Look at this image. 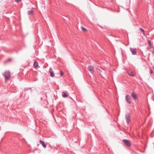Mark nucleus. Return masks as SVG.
<instances>
[{
  "label": "nucleus",
  "instance_id": "0eeeda50",
  "mask_svg": "<svg viewBox=\"0 0 154 154\" xmlns=\"http://www.w3.org/2000/svg\"><path fill=\"white\" fill-rule=\"evenodd\" d=\"M131 96L135 100H137V97L135 93L134 92H133L131 94Z\"/></svg>",
  "mask_w": 154,
  "mask_h": 154
},
{
  "label": "nucleus",
  "instance_id": "423d86ee",
  "mask_svg": "<svg viewBox=\"0 0 154 154\" xmlns=\"http://www.w3.org/2000/svg\"><path fill=\"white\" fill-rule=\"evenodd\" d=\"M130 50L132 54L134 55H136L137 54V52L135 49L132 48H130Z\"/></svg>",
  "mask_w": 154,
  "mask_h": 154
},
{
  "label": "nucleus",
  "instance_id": "4be33fe9",
  "mask_svg": "<svg viewBox=\"0 0 154 154\" xmlns=\"http://www.w3.org/2000/svg\"><path fill=\"white\" fill-rule=\"evenodd\" d=\"M39 144H38L37 146H39Z\"/></svg>",
  "mask_w": 154,
  "mask_h": 154
},
{
  "label": "nucleus",
  "instance_id": "aec40b11",
  "mask_svg": "<svg viewBox=\"0 0 154 154\" xmlns=\"http://www.w3.org/2000/svg\"><path fill=\"white\" fill-rule=\"evenodd\" d=\"M11 60V58H9V59H8V61H10V60Z\"/></svg>",
  "mask_w": 154,
  "mask_h": 154
},
{
  "label": "nucleus",
  "instance_id": "1a4fd4ad",
  "mask_svg": "<svg viewBox=\"0 0 154 154\" xmlns=\"http://www.w3.org/2000/svg\"><path fill=\"white\" fill-rule=\"evenodd\" d=\"M51 69H52V68H50V70H51ZM49 72H50V73L51 76V77H54V72L53 71H50Z\"/></svg>",
  "mask_w": 154,
  "mask_h": 154
},
{
  "label": "nucleus",
  "instance_id": "20e7f679",
  "mask_svg": "<svg viewBox=\"0 0 154 154\" xmlns=\"http://www.w3.org/2000/svg\"><path fill=\"white\" fill-rule=\"evenodd\" d=\"M125 99L127 103L130 104L131 103V97L130 96L128 95H126L125 96Z\"/></svg>",
  "mask_w": 154,
  "mask_h": 154
},
{
  "label": "nucleus",
  "instance_id": "6ab92c4d",
  "mask_svg": "<svg viewBox=\"0 0 154 154\" xmlns=\"http://www.w3.org/2000/svg\"><path fill=\"white\" fill-rule=\"evenodd\" d=\"M21 0H16V1L17 2H18L20 1Z\"/></svg>",
  "mask_w": 154,
  "mask_h": 154
},
{
  "label": "nucleus",
  "instance_id": "9b49d317",
  "mask_svg": "<svg viewBox=\"0 0 154 154\" xmlns=\"http://www.w3.org/2000/svg\"><path fill=\"white\" fill-rule=\"evenodd\" d=\"M62 96L63 97H66L68 96V95L64 92L62 93Z\"/></svg>",
  "mask_w": 154,
  "mask_h": 154
},
{
  "label": "nucleus",
  "instance_id": "7ed1b4c3",
  "mask_svg": "<svg viewBox=\"0 0 154 154\" xmlns=\"http://www.w3.org/2000/svg\"><path fill=\"white\" fill-rule=\"evenodd\" d=\"M122 141L127 146L130 147L131 146V143L128 140L123 139Z\"/></svg>",
  "mask_w": 154,
  "mask_h": 154
},
{
  "label": "nucleus",
  "instance_id": "f03ea898",
  "mask_svg": "<svg viewBox=\"0 0 154 154\" xmlns=\"http://www.w3.org/2000/svg\"><path fill=\"white\" fill-rule=\"evenodd\" d=\"M131 114L128 113L125 115V118L128 124H129L131 121L130 119Z\"/></svg>",
  "mask_w": 154,
  "mask_h": 154
},
{
  "label": "nucleus",
  "instance_id": "4468645a",
  "mask_svg": "<svg viewBox=\"0 0 154 154\" xmlns=\"http://www.w3.org/2000/svg\"><path fill=\"white\" fill-rule=\"evenodd\" d=\"M81 29L83 31H87V29H86L83 27L82 26L81 27Z\"/></svg>",
  "mask_w": 154,
  "mask_h": 154
},
{
  "label": "nucleus",
  "instance_id": "ddd939ff",
  "mask_svg": "<svg viewBox=\"0 0 154 154\" xmlns=\"http://www.w3.org/2000/svg\"><path fill=\"white\" fill-rule=\"evenodd\" d=\"M33 11L32 10H31L28 11V14L29 15H31L33 13Z\"/></svg>",
  "mask_w": 154,
  "mask_h": 154
},
{
  "label": "nucleus",
  "instance_id": "f8f14e48",
  "mask_svg": "<svg viewBox=\"0 0 154 154\" xmlns=\"http://www.w3.org/2000/svg\"><path fill=\"white\" fill-rule=\"evenodd\" d=\"M128 74L130 76H133V77H134V73L132 72H130L128 73Z\"/></svg>",
  "mask_w": 154,
  "mask_h": 154
},
{
  "label": "nucleus",
  "instance_id": "412c9836",
  "mask_svg": "<svg viewBox=\"0 0 154 154\" xmlns=\"http://www.w3.org/2000/svg\"><path fill=\"white\" fill-rule=\"evenodd\" d=\"M152 52L153 54H154V50L152 51Z\"/></svg>",
  "mask_w": 154,
  "mask_h": 154
},
{
  "label": "nucleus",
  "instance_id": "a211bd4d",
  "mask_svg": "<svg viewBox=\"0 0 154 154\" xmlns=\"http://www.w3.org/2000/svg\"><path fill=\"white\" fill-rule=\"evenodd\" d=\"M153 72H152V69H150V74H151Z\"/></svg>",
  "mask_w": 154,
  "mask_h": 154
},
{
  "label": "nucleus",
  "instance_id": "39448f33",
  "mask_svg": "<svg viewBox=\"0 0 154 154\" xmlns=\"http://www.w3.org/2000/svg\"><path fill=\"white\" fill-rule=\"evenodd\" d=\"M88 70L91 73L93 74L94 72V67L92 66H88Z\"/></svg>",
  "mask_w": 154,
  "mask_h": 154
},
{
  "label": "nucleus",
  "instance_id": "6e6552de",
  "mask_svg": "<svg viewBox=\"0 0 154 154\" xmlns=\"http://www.w3.org/2000/svg\"><path fill=\"white\" fill-rule=\"evenodd\" d=\"M39 142L40 144H41L42 145V146L44 148H45L46 147V145L43 141L42 140H40L39 141Z\"/></svg>",
  "mask_w": 154,
  "mask_h": 154
},
{
  "label": "nucleus",
  "instance_id": "f257e3e1",
  "mask_svg": "<svg viewBox=\"0 0 154 154\" xmlns=\"http://www.w3.org/2000/svg\"><path fill=\"white\" fill-rule=\"evenodd\" d=\"M10 73L8 71H6L5 72L4 77L5 80H7L9 79L10 77Z\"/></svg>",
  "mask_w": 154,
  "mask_h": 154
},
{
  "label": "nucleus",
  "instance_id": "dca6fc26",
  "mask_svg": "<svg viewBox=\"0 0 154 154\" xmlns=\"http://www.w3.org/2000/svg\"><path fill=\"white\" fill-rule=\"evenodd\" d=\"M148 43L149 45V46H151V41L150 40H148Z\"/></svg>",
  "mask_w": 154,
  "mask_h": 154
},
{
  "label": "nucleus",
  "instance_id": "9d476101",
  "mask_svg": "<svg viewBox=\"0 0 154 154\" xmlns=\"http://www.w3.org/2000/svg\"><path fill=\"white\" fill-rule=\"evenodd\" d=\"M33 65H34V67L36 68H37L38 67V63L36 61H35L34 62Z\"/></svg>",
  "mask_w": 154,
  "mask_h": 154
},
{
  "label": "nucleus",
  "instance_id": "2eb2a0df",
  "mask_svg": "<svg viewBox=\"0 0 154 154\" xmlns=\"http://www.w3.org/2000/svg\"><path fill=\"white\" fill-rule=\"evenodd\" d=\"M139 30L141 31L142 32H143V34H144V32H145V31L142 28H139Z\"/></svg>",
  "mask_w": 154,
  "mask_h": 154
},
{
  "label": "nucleus",
  "instance_id": "f3484780",
  "mask_svg": "<svg viewBox=\"0 0 154 154\" xmlns=\"http://www.w3.org/2000/svg\"><path fill=\"white\" fill-rule=\"evenodd\" d=\"M64 74V73L62 71H60V76H62Z\"/></svg>",
  "mask_w": 154,
  "mask_h": 154
}]
</instances>
